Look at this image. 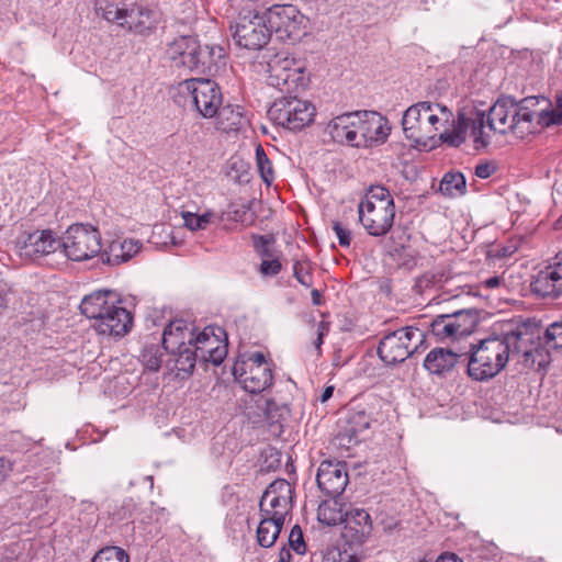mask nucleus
I'll return each instance as SVG.
<instances>
[{
	"mask_svg": "<svg viewBox=\"0 0 562 562\" xmlns=\"http://www.w3.org/2000/svg\"><path fill=\"white\" fill-rule=\"evenodd\" d=\"M471 121L475 148H485L492 133H513L524 138L539 128L562 123V98L555 104L544 97L525 98L519 104L510 98H501L487 113L477 111Z\"/></svg>",
	"mask_w": 562,
	"mask_h": 562,
	"instance_id": "obj_1",
	"label": "nucleus"
},
{
	"mask_svg": "<svg viewBox=\"0 0 562 562\" xmlns=\"http://www.w3.org/2000/svg\"><path fill=\"white\" fill-rule=\"evenodd\" d=\"M530 341L528 328L508 325L499 335H492L477 345L468 344L467 364L469 375L476 381L494 378L507 364L509 357L521 356L526 360L532 355L528 348Z\"/></svg>",
	"mask_w": 562,
	"mask_h": 562,
	"instance_id": "obj_2",
	"label": "nucleus"
},
{
	"mask_svg": "<svg viewBox=\"0 0 562 562\" xmlns=\"http://www.w3.org/2000/svg\"><path fill=\"white\" fill-rule=\"evenodd\" d=\"M359 222L374 237L385 236L395 218V204L391 192L382 186L370 187L358 205Z\"/></svg>",
	"mask_w": 562,
	"mask_h": 562,
	"instance_id": "obj_3",
	"label": "nucleus"
},
{
	"mask_svg": "<svg viewBox=\"0 0 562 562\" xmlns=\"http://www.w3.org/2000/svg\"><path fill=\"white\" fill-rule=\"evenodd\" d=\"M452 112L440 103L422 101L411 105L403 114L402 126L406 138L425 144L437 135L440 125L449 122Z\"/></svg>",
	"mask_w": 562,
	"mask_h": 562,
	"instance_id": "obj_4",
	"label": "nucleus"
},
{
	"mask_svg": "<svg viewBox=\"0 0 562 562\" xmlns=\"http://www.w3.org/2000/svg\"><path fill=\"white\" fill-rule=\"evenodd\" d=\"M222 49L201 45L195 38L181 36L168 45L167 55L175 66H183L199 74H211L216 69V58H221Z\"/></svg>",
	"mask_w": 562,
	"mask_h": 562,
	"instance_id": "obj_5",
	"label": "nucleus"
},
{
	"mask_svg": "<svg viewBox=\"0 0 562 562\" xmlns=\"http://www.w3.org/2000/svg\"><path fill=\"white\" fill-rule=\"evenodd\" d=\"M268 85L279 91L291 94L305 90L308 85L304 60L288 52H279L267 64Z\"/></svg>",
	"mask_w": 562,
	"mask_h": 562,
	"instance_id": "obj_6",
	"label": "nucleus"
},
{
	"mask_svg": "<svg viewBox=\"0 0 562 562\" xmlns=\"http://www.w3.org/2000/svg\"><path fill=\"white\" fill-rule=\"evenodd\" d=\"M173 98L179 104L187 105L189 102L205 119L214 117L223 101L218 85L204 78H192L179 82Z\"/></svg>",
	"mask_w": 562,
	"mask_h": 562,
	"instance_id": "obj_7",
	"label": "nucleus"
},
{
	"mask_svg": "<svg viewBox=\"0 0 562 562\" xmlns=\"http://www.w3.org/2000/svg\"><path fill=\"white\" fill-rule=\"evenodd\" d=\"M231 29L235 44L250 50H260L271 38V29L268 27L265 13H260L257 8L247 9L246 4Z\"/></svg>",
	"mask_w": 562,
	"mask_h": 562,
	"instance_id": "obj_8",
	"label": "nucleus"
},
{
	"mask_svg": "<svg viewBox=\"0 0 562 562\" xmlns=\"http://www.w3.org/2000/svg\"><path fill=\"white\" fill-rule=\"evenodd\" d=\"M315 114L316 109L312 102L292 93L277 99L268 110L269 117L289 131H301L308 126Z\"/></svg>",
	"mask_w": 562,
	"mask_h": 562,
	"instance_id": "obj_9",
	"label": "nucleus"
},
{
	"mask_svg": "<svg viewBox=\"0 0 562 562\" xmlns=\"http://www.w3.org/2000/svg\"><path fill=\"white\" fill-rule=\"evenodd\" d=\"M63 252L72 261L89 260L101 254V233L86 224H72L61 238Z\"/></svg>",
	"mask_w": 562,
	"mask_h": 562,
	"instance_id": "obj_10",
	"label": "nucleus"
},
{
	"mask_svg": "<svg viewBox=\"0 0 562 562\" xmlns=\"http://www.w3.org/2000/svg\"><path fill=\"white\" fill-rule=\"evenodd\" d=\"M480 323V314L475 308L458 310L450 314L436 316L430 329L441 341H460L468 338Z\"/></svg>",
	"mask_w": 562,
	"mask_h": 562,
	"instance_id": "obj_11",
	"label": "nucleus"
},
{
	"mask_svg": "<svg viewBox=\"0 0 562 562\" xmlns=\"http://www.w3.org/2000/svg\"><path fill=\"white\" fill-rule=\"evenodd\" d=\"M423 333L415 327H403L385 335L378 346V355L386 364L404 362L423 342Z\"/></svg>",
	"mask_w": 562,
	"mask_h": 562,
	"instance_id": "obj_12",
	"label": "nucleus"
},
{
	"mask_svg": "<svg viewBox=\"0 0 562 562\" xmlns=\"http://www.w3.org/2000/svg\"><path fill=\"white\" fill-rule=\"evenodd\" d=\"M263 13L271 34L280 41L294 43L305 34L306 19L294 5L276 4Z\"/></svg>",
	"mask_w": 562,
	"mask_h": 562,
	"instance_id": "obj_13",
	"label": "nucleus"
},
{
	"mask_svg": "<svg viewBox=\"0 0 562 562\" xmlns=\"http://www.w3.org/2000/svg\"><path fill=\"white\" fill-rule=\"evenodd\" d=\"M233 373L243 387L254 394L268 389L273 380L271 364L260 351L249 355L240 363H235Z\"/></svg>",
	"mask_w": 562,
	"mask_h": 562,
	"instance_id": "obj_14",
	"label": "nucleus"
},
{
	"mask_svg": "<svg viewBox=\"0 0 562 562\" xmlns=\"http://www.w3.org/2000/svg\"><path fill=\"white\" fill-rule=\"evenodd\" d=\"M192 346L204 363L218 366L227 356L226 334L221 327L207 326L194 333Z\"/></svg>",
	"mask_w": 562,
	"mask_h": 562,
	"instance_id": "obj_15",
	"label": "nucleus"
},
{
	"mask_svg": "<svg viewBox=\"0 0 562 562\" xmlns=\"http://www.w3.org/2000/svg\"><path fill=\"white\" fill-rule=\"evenodd\" d=\"M292 486L286 480L278 479L273 481L261 496L259 503L260 516L285 520V516L292 507Z\"/></svg>",
	"mask_w": 562,
	"mask_h": 562,
	"instance_id": "obj_16",
	"label": "nucleus"
},
{
	"mask_svg": "<svg viewBox=\"0 0 562 562\" xmlns=\"http://www.w3.org/2000/svg\"><path fill=\"white\" fill-rule=\"evenodd\" d=\"M357 147L384 143L390 134L386 121L374 112H357Z\"/></svg>",
	"mask_w": 562,
	"mask_h": 562,
	"instance_id": "obj_17",
	"label": "nucleus"
},
{
	"mask_svg": "<svg viewBox=\"0 0 562 562\" xmlns=\"http://www.w3.org/2000/svg\"><path fill=\"white\" fill-rule=\"evenodd\" d=\"M316 482L318 488L329 497L339 496L348 484L345 463L325 460L321 463Z\"/></svg>",
	"mask_w": 562,
	"mask_h": 562,
	"instance_id": "obj_18",
	"label": "nucleus"
},
{
	"mask_svg": "<svg viewBox=\"0 0 562 562\" xmlns=\"http://www.w3.org/2000/svg\"><path fill=\"white\" fill-rule=\"evenodd\" d=\"M345 524L342 537L350 544L363 543L372 531V520L367 510L352 508L342 517Z\"/></svg>",
	"mask_w": 562,
	"mask_h": 562,
	"instance_id": "obj_19",
	"label": "nucleus"
},
{
	"mask_svg": "<svg viewBox=\"0 0 562 562\" xmlns=\"http://www.w3.org/2000/svg\"><path fill=\"white\" fill-rule=\"evenodd\" d=\"M469 351L467 347L436 348L432 349L424 360V367L432 374H442L450 371L459 362L467 363Z\"/></svg>",
	"mask_w": 562,
	"mask_h": 562,
	"instance_id": "obj_20",
	"label": "nucleus"
},
{
	"mask_svg": "<svg viewBox=\"0 0 562 562\" xmlns=\"http://www.w3.org/2000/svg\"><path fill=\"white\" fill-rule=\"evenodd\" d=\"M531 289L542 297L555 299L562 294V255L557 256V262L538 272Z\"/></svg>",
	"mask_w": 562,
	"mask_h": 562,
	"instance_id": "obj_21",
	"label": "nucleus"
},
{
	"mask_svg": "<svg viewBox=\"0 0 562 562\" xmlns=\"http://www.w3.org/2000/svg\"><path fill=\"white\" fill-rule=\"evenodd\" d=\"M132 324L131 313L123 306L116 305L105 313L99 323H93V328L100 335L121 337L130 331Z\"/></svg>",
	"mask_w": 562,
	"mask_h": 562,
	"instance_id": "obj_22",
	"label": "nucleus"
},
{
	"mask_svg": "<svg viewBox=\"0 0 562 562\" xmlns=\"http://www.w3.org/2000/svg\"><path fill=\"white\" fill-rule=\"evenodd\" d=\"M22 249L25 256L35 259L57 250L63 251V243L61 238L56 237L49 229L36 231L29 235Z\"/></svg>",
	"mask_w": 562,
	"mask_h": 562,
	"instance_id": "obj_23",
	"label": "nucleus"
},
{
	"mask_svg": "<svg viewBox=\"0 0 562 562\" xmlns=\"http://www.w3.org/2000/svg\"><path fill=\"white\" fill-rule=\"evenodd\" d=\"M194 328L183 319L171 321L162 333V347L169 353L192 346Z\"/></svg>",
	"mask_w": 562,
	"mask_h": 562,
	"instance_id": "obj_24",
	"label": "nucleus"
},
{
	"mask_svg": "<svg viewBox=\"0 0 562 562\" xmlns=\"http://www.w3.org/2000/svg\"><path fill=\"white\" fill-rule=\"evenodd\" d=\"M356 119L357 112L336 116L327 124L326 131L334 142L357 147Z\"/></svg>",
	"mask_w": 562,
	"mask_h": 562,
	"instance_id": "obj_25",
	"label": "nucleus"
},
{
	"mask_svg": "<svg viewBox=\"0 0 562 562\" xmlns=\"http://www.w3.org/2000/svg\"><path fill=\"white\" fill-rule=\"evenodd\" d=\"M116 306L115 304V295L112 291H95L91 294L86 295L80 303L81 313L93 319L94 323H99V321L104 316L105 313H109L112 308Z\"/></svg>",
	"mask_w": 562,
	"mask_h": 562,
	"instance_id": "obj_26",
	"label": "nucleus"
},
{
	"mask_svg": "<svg viewBox=\"0 0 562 562\" xmlns=\"http://www.w3.org/2000/svg\"><path fill=\"white\" fill-rule=\"evenodd\" d=\"M142 244L134 239L113 240L109 247L101 252L103 263L117 266L133 258L140 249Z\"/></svg>",
	"mask_w": 562,
	"mask_h": 562,
	"instance_id": "obj_27",
	"label": "nucleus"
},
{
	"mask_svg": "<svg viewBox=\"0 0 562 562\" xmlns=\"http://www.w3.org/2000/svg\"><path fill=\"white\" fill-rule=\"evenodd\" d=\"M124 20H126L125 26L131 31L143 33L153 27L155 23V12L143 4L135 3L126 8Z\"/></svg>",
	"mask_w": 562,
	"mask_h": 562,
	"instance_id": "obj_28",
	"label": "nucleus"
},
{
	"mask_svg": "<svg viewBox=\"0 0 562 562\" xmlns=\"http://www.w3.org/2000/svg\"><path fill=\"white\" fill-rule=\"evenodd\" d=\"M284 520L274 517H261L257 528L258 543L263 548H270L274 544L278 536L281 532Z\"/></svg>",
	"mask_w": 562,
	"mask_h": 562,
	"instance_id": "obj_29",
	"label": "nucleus"
},
{
	"mask_svg": "<svg viewBox=\"0 0 562 562\" xmlns=\"http://www.w3.org/2000/svg\"><path fill=\"white\" fill-rule=\"evenodd\" d=\"M439 191L447 198H457L467 193V181L462 172L449 171L442 177Z\"/></svg>",
	"mask_w": 562,
	"mask_h": 562,
	"instance_id": "obj_30",
	"label": "nucleus"
},
{
	"mask_svg": "<svg viewBox=\"0 0 562 562\" xmlns=\"http://www.w3.org/2000/svg\"><path fill=\"white\" fill-rule=\"evenodd\" d=\"M95 10L108 22L125 26L126 20H124V13L126 7L121 5L116 0H95Z\"/></svg>",
	"mask_w": 562,
	"mask_h": 562,
	"instance_id": "obj_31",
	"label": "nucleus"
},
{
	"mask_svg": "<svg viewBox=\"0 0 562 562\" xmlns=\"http://www.w3.org/2000/svg\"><path fill=\"white\" fill-rule=\"evenodd\" d=\"M173 356L175 368L177 370V375L181 373L190 374L192 373L196 360H199V356L193 348V346H187L181 349H177Z\"/></svg>",
	"mask_w": 562,
	"mask_h": 562,
	"instance_id": "obj_32",
	"label": "nucleus"
},
{
	"mask_svg": "<svg viewBox=\"0 0 562 562\" xmlns=\"http://www.w3.org/2000/svg\"><path fill=\"white\" fill-rule=\"evenodd\" d=\"M181 217L183 225L192 232L205 231L211 224L215 223L216 220V215L213 211H206L203 214L182 211Z\"/></svg>",
	"mask_w": 562,
	"mask_h": 562,
	"instance_id": "obj_33",
	"label": "nucleus"
},
{
	"mask_svg": "<svg viewBox=\"0 0 562 562\" xmlns=\"http://www.w3.org/2000/svg\"><path fill=\"white\" fill-rule=\"evenodd\" d=\"M218 123L224 131L238 130L241 126L243 113L239 106L225 105L216 113Z\"/></svg>",
	"mask_w": 562,
	"mask_h": 562,
	"instance_id": "obj_34",
	"label": "nucleus"
},
{
	"mask_svg": "<svg viewBox=\"0 0 562 562\" xmlns=\"http://www.w3.org/2000/svg\"><path fill=\"white\" fill-rule=\"evenodd\" d=\"M91 562H128V555L119 547H105L95 553Z\"/></svg>",
	"mask_w": 562,
	"mask_h": 562,
	"instance_id": "obj_35",
	"label": "nucleus"
},
{
	"mask_svg": "<svg viewBox=\"0 0 562 562\" xmlns=\"http://www.w3.org/2000/svg\"><path fill=\"white\" fill-rule=\"evenodd\" d=\"M256 161L262 180L270 184L274 179V171L270 159L260 145L256 148Z\"/></svg>",
	"mask_w": 562,
	"mask_h": 562,
	"instance_id": "obj_36",
	"label": "nucleus"
},
{
	"mask_svg": "<svg viewBox=\"0 0 562 562\" xmlns=\"http://www.w3.org/2000/svg\"><path fill=\"white\" fill-rule=\"evenodd\" d=\"M453 280L454 278L449 273L441 271L431 276L426 274L420 282H426V285L431 283L434 288L441 289L445 293H450L452 292Z\"/></svg>",
	"mask_w": 562,
	"mask_h": 562,
	"instance_id": "obj_37",
	"label": "nucleus"
},
{
	"mask_svg": "<svg viewBox=\"0 0 562 562\" xmlns=\"http://www.w3.org/2000/svg\"><path fill=\"white\" fill-rule=\"evenodd\" d=\"M161 356L162 355L157 346H146L140 355L145 369L149 371H158L162 361Z\"/></svg>",
	"mask_w": 562,
	"mask_h": 562,
	"instance_id": "obj_38",
	"label": "nucleus"
},
{
	"mask_svg": "<svg viewBox=\"0 0 562 562\" xmlns=\"http://www.w3.org/2000/svg\"><path fill=\"white\" fill-rule=\"evenodd\" d=\"M317 518L321 522L326 524L327 526H335L344 519L339 512H336L327 504L319 505Z\"/></svg>",
	"mask_w": 562,
	"mask_h": 562,
	"instance_id": "obj_39",
	"label": "nucleus"
},
{
	"mask_svg": "<svg viewBox=\"0 0 562 562\" xmlns=\"http://www.w3.org/2000/svg\"><path fill=\"white\" fill-rule=\"evenodd\" d=\"M544 340L555 349H562V321L552 323L544 333Z\"/></svg>",
	"mask_w": 562,
	"mask_h": 562,
	"instance_id": "obj_40",
	"label": "nucleus"
},
{
	"mask_svg": "<svg viewBox=\"0 0 562 562\" xmlns=\"http://www.w3.org/2000/svg\"><path fill=\"white\" fill-rule=\"evenodd\" d=\"M529 337H530V341L528 342V348L532 350V355L529 357L528 361L526 360L525 357H522L524 362L529 368H533L535 366H538V368H541L547 362L548 352L540 347H532L531 346L532 337L530 334H529Z\"/></svg>",
	"mask_w": 562,
	"mask_h": 562,
	"instance_id": "obj_41",
	"label": "nucleus"
},
{
	"mask_svg": "<svg viewBox=\"0 0 562 562\" xmlns=\"http://www.w3.org/2000/svg\"><path fill=\"white\" fill-rule=\"evenodd\" d=\"M290 547L299 554H303L306 550V546L303 538V531L299 525L292 527L289 535Z\"/></svg>",
	"mask_w": 562,
	"mask_h": 562,
	"instance_id": "obj_42",
	"label": "nucleus"
},
{
	"mask_svg": "<svg viewBox=\"0 0 562 562\" xmlns=\"http://www.w3.org/2000/svg\"><path fill=\"white\" fill-rule=\"evenodd\" d=\"M322 562H358V560L353 554L347 551L333 549L324 554Z\"/></svg>",
	"mask_w": 562,
	"mask_h": 562,
	"instance_id": "obj_43",
	"label": "nucleus"
},
{
	"mask_svg": "<svg viewBox=\"0 0 562 562\" xmlns=\"http://www.w3.org/2000/svg\"><path fill=\"white\" fill-rule=\"evenodd\" d=\"M465 128L459 126L458 128L453 130L451 133L443 132L440 134V138L452 146H460L462 143L465 142Z\"/></svg>",
	"mask_w": 562,
	"mask_h": 562,
	"instance_id": "obj_44",
	"label": "nucleus"
},
{
	"mask_svg": "<svg viewBox=\"0 0 562 562\" xmlns=\"http://www.w3.org/2000/svg\"><path fill=\"white\" fill-rule=\"evenodd\" d=\"M497 170V166L493 161H480L474 169V175L480 179H487L493 176Z\"/></svg>",
	"mask_w": 562,
	"mask_h": 562,
	"instance_id": "obj_45",
	"label": "nucleus"
},
{
	"mask_svg": "<svg viewBox=\"0 0 562 562\" xmlns=\"http://www.w3.org/2000/svg\"><path fill=\"white\" fill-rule=\"evenodd\" d=\"M333 231L342 247H349L351 241V232L346 228L341 223L334 222Z\"/></svg>",
	"mask_w": 562,
	"mask_h": 562,
	"instance_id": "obj_46",
	"label": "nucleus"
},
{
	"mask_svg": "<svg viewBox=\"0 0 562 562\" xmlns=\"http://www.w3.org/2000/svg\"><path fill=\"white\" fill-rule=\"evenodd\" d=\"M259 408L263 412V415L268 420L273 422L279 416V407L273 400H265L259 404Z\"/></svg>",
	"mask_w": 562,
	"mask_h": 562,
	"instance_id": "obj_47",
	"label": "nucleus"
},
{
	"mask_svg": "<svg viewBox=\"0 0 562 562\" xmlns=\"http://www.w3.org/2000/svg\"><path fill=\"white\" fill-rule=\"evenodd\" d=\"M293 274L295 279L304 286L308 288L311 285V276L305 270L304 266L300 262H295L293 266Z\"/></svg>",
	"mask_w": 562,
	"mask_h": 562,
	"instance_id": "obj_48",
	"label": "nucleus"
},
{
	"mask_svg": "<svg viewBox=\"0 0 562 562\" xmlns=\"http://www.w3.org/2000/svg\"><path fill=\"white\" fill-rule=\"evenodd\" d=\"M281 270V263L279 260H262L260 265V272L265 276H276Z\"/></svg>",
	"mask_w": 562,
	"mask_h": 562,
	"instance_id": "obj_49",
	"label": "nucleus"
},
{
	"mask_svg": "<svg viewBox=\"0 0 562 562\" xmlns=\"http://www.w3.org/2000/svg\"><path fill=\"white\" fill-rule=\"evenodd\" d=\"M13 465L14 464L10 459L0 457V484L9 477L13 471Z\"/></svg>",
	"mask_w": 562,
	"mask_h": 562,
	"instance_id": "obj_50",
	"label": "nucleus"
},
{
	"mask_svg": "<svg viewBox=\"0 0 562 562\" xmlns=\"http://www.w3.org/2000/svg\"><path fill=\"white\" fill-rule=\"evenodd\" d=\"M270 243V238L266 236H257L255 237V247L262 256H270L268 251V244Z\"/></svg>",
	"mask_w": 562,
	"mask_h": 562,
	"instance_id": "obj_51",
	"label": "nucleus"
},
{
	"mask_svg": "<svg viewBox=\"0 0 562 562\" xmlns=\"http://www.w3.org/2000/svg\"><path fill=\"white\" fill-rule=\"evenodd\" d=\"M328 331V327L325 323H319L317 327V338L314 341V346L317 350L321 349V346L323 345V339L326 333Z\"/></svg>",
	"mask_w": 562,
	"mask_h": 562,
	"instance_id": "obj_52",
	"label": "nucleus"
},
{
	"mask_svg": "<svg viewBox=\"0 0 562 562\" xmlns=\"http://www.w3.org/2000/svg\"><path fill=\"white\" fill-rule=\"evenodd\" d=\"M435 562H463L454 553H442Z\"/></svg>",
	"mask_w": 562,
	"mask_h": 562,
	"instance_id": "obj_53",
	"label": "nucleus"
},
{
	"mask_svg": "<svg viewBox=\"0 0 562 562\" xmlns=\"http://www.w3.org/2000/svg\"><path fill=\"white\" fill-rule=\"evenodd\" d=\"M333 393H334V386L325 387V390L323 391L321 398H319L321 402L322 403L327 402L333 396Z\"/></svg>",
	"mask_w": 562,
	"mask_h": 562,
	"instance_id": "obj_54",
	"label": "nucleus"
},
{
	"mask_svg": "<svg viewBox=\"0 0 562 562\" xmlns=\"http://www.w3.org/2000/svg\"><path fill=\"white\" fill-rule=\"evenodd\" d=\"M485 284L487 288L494 289L499 285V278L498 277L490 278V279L485 280Z\"/></svg>",
	"mask_w": 562,
	"mask_h": 562,
	"instance_id": "obj_55",
	"label": "nucleus"
},
{
	"mask_svg": "<svg viewBox=\"0 0 562 562\" xmlns=\"http://www.w3.org/2000/svg\"><path fill=\"white\" fill-rule=\"evenodd\" d=\"M279 559H280V562H289L290 559H291V553L289 550L286 549H282L279 553Z\"/></svg>",
	"mask_w": 562,
	"mask_h": 562,
	"instance_id": "obj_56",
	"label": "nucleus"
},
{
	"mask_svg": "<svg viewBox=\"0 0 562 562\" xmlns=\"http://www.w3.org/2000/svg\"><path fill=\"white\" fill-rule=\"evenodd\" d=\"M319 299H321V294H319L318 290H315V289H314V290L312 291V301H313V303H314L315 305L321 304V300H319Z\"/></svg>",
	"mask_w": 562,
	"mask_h": 562,
	"instance_id": "obj_57",
	"label": "nucleus"
},
{
	"mask_svg": "<svg viewBox=\"0 0 562 562\" xmlns=\"http://www.w3.org/2000/svg\"><path fill=\"white\" fill-rule=\"evenodd\" d=\"M557 227L558 228H562V215L560 216V218L557 221Z\"/></svg>",
	"mask_w": 562,
	"mask_h": 562,
	"instance_id": "obj_58",
	"label": "nucleus"
},
{
	"mask_svg": "<svg viewBox=\"0 0 562 562\" xmlns=\"http://www.w3.org/2000/svg\"><path fill=\"white\" fill-rule=\"evenodd\" d=\"M459 123H460V125H461V124L467 125V124H465V119H464L463 116H459Z\"/></svg>",
	"mask_w": 562,
	"mask_h": 562,
	"instance_id": "obj_59",
	"label": "nucleus"
},
{
	"mask_svg": "<svg viewBox=\"0 0 562 562\" xmlns=\"http://www.w3.org/2000/svg\"><path fill=\"white\" fill-rule=\"evenodd\" d=\"M460 294L459 293H456V294H452L451 297H458Z\"/></svg>",
	"mask_w": 562,
	"mask_h": 562,
	"instance_id": "obj_60",
	"label": "nucleus"
}]
</instances>
